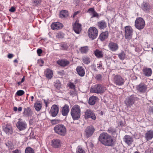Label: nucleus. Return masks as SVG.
<instances>
[{
    "mask_svg": "<svg viewBox=\"0 0 153 153\" xmlns=\"http://www.w3.org/2000/svg\"><path fill=\"white\" fill-rule=\"evenodd\" d=\"M59 111V108L56 105H53L51 107L50 112L51 115H57Z\"/></svg>",
    "mask_w": 153,
    "mask_h": 153,
    "instance_id": "aec40b11",
    "label": "nucleus"
},
{
    "mask_svg": "<svg viewBox=\"0 0 153 153\" xmlns=\"http://www.w3.org/2000/svg\"><path fill=\"white\" fill-rule=\"evenodd\" d=\"M82 62L85 64L88 65L91 62L90 58L88 56H84L82 57Z\"/></svg>",
    "mask_w": 153,
    "mask_h": 153,
    "instance_id": "2f4dec72",
    "label": "nucleus"
},
{
    "mask_svg": "<svg viewBox=\"0 0 153 153\" xmlns=\"http://www.w3.org/2000/svg\"><path fill=\"white\" fill-rule=\"evenodd\" d=\"M57 63L61 66H65L68 65L69 64V62L67 60L62 59L57 61Z\"/></svg>",
    "mask_w": 153,
    "mask_h": 153,
    "instance_id": "c756f323",
    "label": "nucleus"
},
{
    "mask_svg": "<svg viewBox=\"0 0 153 153\" xmlns=\"http://www.w3.org/2000/svg\"><path fill=\"white\" fill-rule=\"evenodd\" d=\"M16 10V9L15 7H12L10 9H9V11L12 12H14Z\"/></svg>",
    "mask_w": 153,
    "mask_h": 153,
    "instance_id": "13d9d810",
    "label": "nucleus"
},
{
    "mask_svg": "<svg viewBox=\"0 0 153 153\" xmlns=\"http://www.w3.org/2000/svg\"><path fill=\"white\" fill-rule=\"evenodd\" d=\"M18 110L17 107H15L13 108V110L14 111H16Z\"/></svg>",
    "mask_w": 153,
    "mask_h": 153,
    "instance_id": "774afa93",
    "label": "nucleus"
},
{
    "mask_svg": "<svg viewBox=\"0 0 153 153\" xmlns=\"http://www.w3.org/2000/svg\"><path fill=\"white\" fill-rule=\"evenodd\" d=\"M59 16L61 18H65L68 16V11L66 10H62L60 12Z\"/></svg>",
    "mask_w": 153,
    "mask_h": 153,
    "instance_id": "7c9ffc66",
    "label": "nucleus"
},
{
    "mask_svg": "<svg viewBox=\"0 0 153 153\" xmlns=\"http://www.w3.org/2000/svg\"><path fill=\"white\" fill-rule=\"evenodd\" d=\"M61 141L58 139H55L52 140L51 142V146L54 148H59L61 146Z\"/></svg>",
    "mask_w": 153,
    "mask_h": 153,
    "instance_id": "ddd939ff",
    "label": "nucleus"
},
{
    "mask_svg": "<svg viewBox=\"0 0 153 153\" xmlns=\"http://www.w3.org/2000/svg\"><path fill=\"white\" fill-rule=\"evenodd\" d=\"M74 120H78L80 118V115H71Z\"/></svg>",
    "mask_w": 153,
    "mask_h": 153,
    "instance_id": "603ef678",
    "label": "nucleus"
},
{
    "mask_svg": "<svg viewBox=\"0 0 153 153\" xmlns=\"http://www.w3.org/2000/svg\"><path fill=\"white\" fill-rule=\"evenodd\" d=\"M108 46L109 50L112 51H116L119 48L118 45L116 43L112 42H111L109 43Z\"/></svg>",
    "mask_w": 153,
    "mask_h": 153,
    "instance_id": "4468645a",
    "label": "nucleus"
},
{
    "mask_svg": "<svg viewBox=\"0 0 153 153\" xmlns=\"http://www.w3.org/2000/svg\"><path fill=\"white\" fill-rule=\"evenodd\" d=\"M13 153H21V151L20 150L16 149L13 151Z\"/></svg>",
    "mask_w": 153,
    "mask_h": 153,
    "instance_id": "6e6d98bb",
    "label": "nucleus"
},
{
    "mask_svg": "<svg viewBox=\"0 0 153 153\" xmlns=\"http://www.w3.org/2000/svg\"><path fill=\"white\" fill-rule=\"evenodd\" d=\"M42 0H33V3L35 6H37L40 4L42 2Z\"/></svg>",
    "mask_w": 153,
    "mask_h": 153,
    "instance_id": "a19ab883",
    "label": "nucleus"
},
{
    "mask_svg": "<svg viewBox=\"0 0 153 153\" xmlns=\"http://www.w3.org/2000/svg\"><path fill=\"white\" fill-rule=\"evenodd\" d=\"M68 86L71 89H75V86L73 83L70 82V83H69V84Z\"/></svg>",
    "mask_w": 153,
    "mask_h": 153,
    "instance_id": "3c124183",
    "label": "nucleus"
},
{
    "mask_svg": "<svg viewBox=\"0 0 153 153\" xmlns=\"http://www.w3.org/2000/svg\"><path fill=\"white\" fill-rule=\"evenodd\" d=\"M105 90V88L100 84L95 85L91 87L90 90V92L97 94L104 92Z\"/></svg>",
    "mask_w": 153,
    "mask_h": 153,
    "instance_id": "f03ea898",
    "label": "nucleus"
},
{
    "mask_svg": "<svg viewBox=\"0 0 153 153\" xmlns=\"http://www.w3.org/2000/svg\"><path fill=\"white\" fill-rule=\"evenodd\" d=\"M79 13V11H77V12H75L74 14L73 17L74 18L76 15L78 13Z\"/></svg>",
    "mask_w": 153,
    "mask_h": 153,
    "instance_id": "e2e57ef3",
    "label": "nucleus"
},
{
    "mask_svg": "<svg viewBox=\"0 0 153 153\" xmlns=\"http://www.w3.org/2000/svg\"><path fill=\"white\" fill-rule=\"evenodd\" d=\"M142 71L143 74L146 76L149 77L152 74V70L151 68H144Z\"/></svg>",
    "mask_w": 153,
    "mask_h": 153,
    "instance_id": "f3484780",
    "label": "nucleus"
},
{
    "mask_svg": "<svg viewBox=\"0 0 153 153\" xmlns=\"http://www.w3.org/2000/svg\"><path fill=\"white\" fill-rule=\"evenodd\" d=\"M114 143V141L111 136L109 135L108 139H107L104 145L110 146H113Z\"/></svg>",
    "mask_w": 153,
    "mask_h": 153,
    "instance_id": "412c9836",
    "label": "nucleus"
},
{
    "mask_svg": "<svg viewBox=\"0 0 153 153\" xmlns=\"http://www.w3.org/2000/svg\"><path fill=\"white\" fill-rule=\"evenodd\" d=\"M76 153H85V151L79 146L77 147Z\"/></svg>",
    "mask_w": 153,
    "mask_h": 153,
    "instance_id": "58836bf2",
    "label": "nucleus"
},
{
    "mask_svg": "<svg viewBox=\"0 0 153 153\" xmlns=\"http://www.w3.org/2000/svg\"><path fill=\"white\" fill-rule=\"evenodd\" d=\"M24 114L25 115H29L32 114V111L30 108L27 107L24 108Z\"/></svg>",
    "mask_w": 153,
    "mask_h": 153,
    "instance_id": "c9c22d12",
    "label": "nucleus"
},
{
    "mask_svg": "<svg viewBox=\"0 0 153 153\" xmlns=\"http://www.w3.org/2000/svg\"><path fill=\"white\" fill-rule=\"evenodd\" d=\"M85 117L86 119L91 118L94 120H95L96 118L95 115H85Z\"/></svg>",
    "mask_w": 153,
    "mask_h": 153,
    "instance_id": "8fccbe9b",
    "label": "nucleus"
},
{
    "mask_svg": "<svg viewBox=\"0 0 153 153\" xmlns=\"http://www.w3.org/2000/svg\"><path fill=\"white\" fill-rule=\"evenodd\" d=\"M64 36V34L61 32H59L57 33L56 35V37L58 38H62Z\"/></svg>",
    "mask_w": 153,
    "mask_h": 153,
    "instance_id": "de8ad7c7",
    "label": "nucleus"
},
{
    "mask_svg": "<svg viewBox=\"0 0 153 153\" xmlns=\"http://www.w3.org/2000/svg\"><path fill=\"white\" fill-rule=\"evenodd\" d=\"M13 57V55L12 54H9L8 55V57L9 59H11Z\"/></svg>",
    "mask_w": 153,
    "mask_h": 153,
    "instance_id": "680f3d73",
    "label": "nucleus"
},
{
    "mask_svg": "<svg viewBox=\"0 0 153 153\" xmlns=\"http://www.w3.org/2000/svg\"><path fill=\"white\" fill-rule=\"evenodd\" d=\"M94 114L93 111L91 110L88 109L86 111L85 115H94Z\"/></svg>",
    "mask_w": 153,
    "mask_h": 153,
    "instance_id": "c03bdc74",
    "label": "nucleus"
},
{
    "mask_svg": "<svg viewBox=\"0 0 153 153\" xmlns=\"http://www.w3.org/2000/svg\"><path fill=\"white\" fill-rule=\"evenodd\" d=\"M135 26L136 28L139 30L142 29L145 26L144 20L141 17L137 18L135 21Z\"/></svg>",
    "mask_w": 153,
    "mask_h": 153,
    "instance_id": "423d86ee",
    "label": "nucleus"
},
{
    "mask_svg": "<svg viewBox=\"0 0 153 153\" xmlns=\"http://www.w3.org/2000/svg\"><path fill=\"white\" fill-rule=\"evenodd\" d=\"M92 14L93 17H97L98 16V15L97 13L95 11Z\"/></svg>",
    "mask_w": 153,
    "mask_h": 153,
    "instance_id": "4d7b16f0",
    "label": "nucleus"
},
{
    "mask_svg": "<svg viewBox=\"0 0 153 153\" xmlns=\"http://www.w3.org/2000/svg\"><path fill=\"white\" fill-rule=\"evenodd\" d=\"M108 32L107 31L102 33L99 36L100 39L102 41H104L108 38Z\"/></svg>",
    "mask_w": 153,
    "mask_h": 153,
    "instance_id": "c85d7f7f",
    "label": "nucleus"
},
{
    "mask_svg": "<svg viewBox=\"0 0 153 153\" xmlns=\"http://www.w3.org/2000/svg\"><path fill=\"white\" fill-rule=\"evenodd\" d=\"M54 86L56 88L59 90L61 87V84L59 80H56L54 82Z\"/></svg>",
    "mask_w": 153,
    "mask_h": 153,
    "instance_id": "e433bc0d",
    "label": "nucleus"
},
{
    "mask_svg": "<svg viewBox=\"0 0 153 153\" xmlns=\"http://www.w3.org/2000/svg\"><path fill=\"white\" fill-rule=\"evenodd\" d=\"M22 107H19L18 109V111H22Z\"/></svg>",
    "mask_w": 153,
    "mask_h": 153,
    "instance_id": "69168bd1",
    "label": "nucleus"
},
{
    "mask_svg": "<svg viewBox=\"0 0 153 153\" xmlns=\"http://www.w3.org/2000/svg\"><path fill=\"white\" fill-rule=\"evenodd\" d=\"M73 28L76 33L79 34L81 30V25L77 22H76L73 25Z\"/></svg>",
    "mask_w": 153,
    "mask_h": 153,
    "instance_id": "dca6fc26",
    "label": "nucleus"
},
{
    "mask_svg": "<svg viewBox=\"0 0 153 153\" xmlns=\"http://www.w3.org/2000/svg\"><path fill=\"white\" fill-rule=\"evenodd\" d=\"M123 140L128 145L130 146L134 141L132 137L128 135H126L123 138Z\"/></svg>",
    "mask_w": 153,
    "mask_h": 153,
    "instance_id": "2eb2a0df",
    "label": "nucleus"
},
{
    "mask_svg": "<svg viewBox=\"0 0 153 153\" xmlns=\"http://www.w3.org/2000/svg\"><path fill=\"white\" fill-rule=\"evenodd\" d=\"M53 72L50 69H47V73L46 74V77L49 79H51L53 75Z\"/></svg>",
    "mask_w": 153,
    "mask_h": 153,
    "instance_id": "72a5a7b5",
    "label": "nucleus"
},
{
    "mask_svg": "<svg viewBox=\"0 0 153 153\" xmlns=\"http://www.w3.org/2000/svg\"><path fill=\"white\" fill-rule=\"evenodd\" d=\"M3 129L5 133L8 134H11L12 132V127L10 124H7Z\"/></svg>",
    "mask_w": 153,
    "mask_h": 153,
    "instance_id": "cd10ccee",
    "label": "nucleus"
},
{
    "mask_svg": "<svg viewBox=\"0 0 153 153\" xmlns=\"http://www.w3.org/2000/svg\"><path fill=\"white\" fill-rule=\"evenodd\" d=\"M88 35L90 38L93 40L97 36L98 31L96 28L94 27H91L88 30Z\"/></svg>",
    "mask_w": 153,
    "mask_h": 153,
    "instance_id": "7ed1b4c3",
    "label": "nucleus"
},
{
    "mask_svg": "<svg viewBox=\"0 0 153 153\" xmlns=\"http://www.w3.org/2000/svg\"><path fill=\"white\" fill-rule=\"evenodd\" d=\"M60 47H61V48L62 49L64 50H66L68 47V46L67 45V44H66V43H61L60 45Z\"/></svg>",
    "mask_w": 153,
    "mask_h": 153,
    "instance_id": "37998d69",
    "label": "nucleus"
},
{
    "mask_svg": "<svg viewBox=\"0 0 153 153\" xmlns=\"http://www.w3.org/2000/svg\"><path fill=\"white\" fill-rule=\"evenodd\" d=\"M133 30L130 26H126L125 27V36L126 39L130 40L132 38Z\"/></svg>",
    "mask_w": 153,
    "mask_h": 153,
    "instance_id": "20e7f679",
    "label": "nucleus"
},
{
    "mask_svg": "<svg viewBox=\"0 0 153 153\" xmlns=\"http://www.w3.org/2000/svg\"><path fill=\"white\" fill-rule=\"evenodd\" d=\"M94 11V9L93 8H91L88 10V12L89 13H92Z\"/></svg>",
    "mask_w": 153,
    "mask_h": 153,
    "instance_id": "5fc2aeb1",
    "label": "nucleus"
},
{
    "mask_svg": "<svg viewBox=\"0 0 153 153\" xmlns=\"http://www.w3.org/2000/svg\"><path fill=\"white\" fill-rule=\"evenodd\" d=\"M18 120L19 121L16 123L17 127L20 131L25 130L27 127V123L22 119H19Z\"/></svg>",
    "mask_w": 153,
    "mask_h": 153,
    "instance_id": "0eeeda50",
    "label": "nucleus"
},
{
    "mask_svg": "<svg viewBox=\"0 0 153 153\" xmlns=\"http://www.w3.org/2000/svg\"><path fill=\"white\" fill-rule=\"evenodd\" d=\"M98 99V98L96 96H92L89 99L88 103L91 105H94Z\"/></svg>",
    "mask_w": 153,
    "mask_h": 153,
    "instance_id": "a878e982",
    "label": "nucleus"
},
{
    "mask_svg": "<svg viewBox=\"0 0 153 153\" xmlns=\"http://www.w3.org/2000/svg\"><path fill=\"white\" fill-rule=\"evenodd\" d=\"M69 94L72 97L75 96L77 94V92L75 89H71L69 92Z\"/></svg>",
    "mask_w": 153,
    "mask_h": 153,
    "instance_id": "ea45409f",
    "label": "nucleus"
},
{
    "mask_svg": "<svg viewBox=\"0 0 153 153\" xmlns=\"http://www.w3.org/2000/svg\"><path fill=\"white\" fill-rule=\"evenodd\" d=\"M80 110L79 106L77 105L73 106L71 110V115H80Z\"/></svg>",
    "mask_w": 153,
    "mask_h": 153,
    "instance_id": "9b49d317",
    "label": "nucleus"
},
{
    "mask_svg": "<svg viewBox=\"0 0 153 153\" xmlns=\"http://www.w3.org/2000/svg\"><path fill=\"white\" fill-rule=\"evenodd\" d=\"M98 28L101 29H104L107 27V23L104 21H100L97 23Z\"/></svg>",
    "mask_w": 153,
    "mask_h": 153,
    "instance_id": "bb28decb",
    "label": "nucleus"
},
{
    "mask_svg": "<svg viewBox=\"0 0 153 153\" xmlns=\"http://www.w3.org/2000/svg\"><path fill=\"white\" fill-rule=\"evenodd\" d=\"M145 138L147 140H151L153 138V131L149 130L145 134Z\"/></svg>",
    "mask_w": 153,
    "mask_h": 153,
    "instance_id": "5701e85b",
    "label": "nucleus"
},
{
    "mask_svg": "<svg viewBox=\"0 0 153 153\" xmlns=\"http://www.w3.org/2000/svg\"><path fill=\"white\" fill-rule=\"evenodd\" d=\"M88 50V46H84L81 47L79 49V51L81 53H85Z\"/></svg>",
    "mask_w": 153,
    "mask_h": 153,
    "instance_id": "f704fd0d",
    "label": "nucleus"
},
{
    "mask_svg": "<svg viewBox=\"0 0 153 153\" xmlns=\"http://www.w3.org/2000/svg\"><path fill=\"white\" fill-rule=\"evenodd\" d=\"M37 52L39 56L41 54L42 52V51L41 49H38L37 50Z\"/></svg>",
    "mask_w": 153,
    "mask_h": 153,
    "instance_id": "bf43d9fd",
    "label": "nucleus"
},
{
    "mask_svg": "<svg viewBox=\"0 0 153 153\" xmlns=\"http://www.w3.org/2000/svg\"><path fill=\"white\" fill-rule=\"evenodd\" d=\"M25 152V153H34L33 150L30 147L26 148Z\"/></svg>",
    "mask_w": 153,
    "mask_h": 153,
    "instance_id": "79ce46f5",
    "label": "nucleus"
},
{
    "mask_svg": "<svg viewBox=\"0 0 153 153\" xmlns=\"http://www.w3.org/2000/svg\"><path fill=\"white\" fill-rule=\"evenodd\" d=\"M76 70L78 74L81 76H83L85 74V71L84 69L82 67L78 66Z\"/></svg>",
    "mask_w": 153,
    "mask_h": 153,
    "instance_id": "b1692460",
    "label": "nucleus"
},
{
    "mask_svg": "<svg viewBox=\"0 0 153 153\" xmlns=\"http://www.w3.org/2000/svg\"><path fill=\"white\" fill-rule=\"evenodd\" d=\"M25 93V92L22 90H19L17 92L16 94L19 96H22Z\"/></svg>",
    "mask_w": 153,
    "mask_h": 153,
    "instance_id": "a18cd8bd",
    "label": "nucleus"
},
{
    "mask_svg": "<svg viewBox=\"0 0 153 153\" xmlns=\"http://www.w3.org/2000/svg\"><path fill=\"white\" fill-rule=\"evenodd\" d=\"M63 27L62 25L59 22H55L52 24L51 25L52 29L53 30H58L61 29Z\"/></svg>",
    "mask_w": 153,
    "mask_h": 153,
    "instance_id": "6ab92c4d",
    "label": "nucleus"
},
{
    "mask_svg": "<svg viewBox=\"0 0 153 153\" xmlns=\"http://www.w3.org/2000/svg\"><path fill=\"white\" fill-rule=\"evenodd\" d=\"M55 132L59 135L64 136L66 133V129L65 127L63 125H57L54 128Z\"/></svg>",
    "mask_w": 153,
    "mask_h": 153,
    "instance_id": "f257e3e1",
    "label": "nucleus"
},
{
    "mask_svg": "<svg viewBox=\"0 0 153 153\" xmlns=\"http://www.w3.org/2000/svg\"><path fill=\"white\" fill-rule=\"evenodd\" d=\"M102 78V76L100 74H97L95 76V78L97 80H100Z\"/></svg>",
    "mask_w": 153,
    "mask_h": 153,
    "instance_id": "09e8293b",
    "label": "nucleus"
},
{
    "mask_svg": "<svg viewBox=\"0 0 153 153\" xmlns=\"http://www.w3.org/2000/svg\"><path fill=\"white\" fill-rule=\"evenodd\" d=\"M94 54L98 58H102L103 56V53L102 51L96 49L94 51Z\"/></svg>",
    "mask_w": 153,
    "mask_h": 153,
    "instance_id": "393cba45",
    "label": "nucleus"
},
{
    "mask_svg": "<svg viewBox=\"0 0 153 153\" xmlns=\"http://www.w3.org/2000/svg\"><path fill=\"white\" fill-rule=\"evenodd\" d=\"M109 136V135L107 133H102L100 135L99 140L101 143L104 145Z\"/></svg>",
    "mask_w": 153,
    "mask_h": 153,
    "instance_id": "f8f14e48",
    "label": "nucleus"
},
{
    "mask_svg": "<svg viewBox=\"0 0 153 153\" xmlns=\"http://www.w3.org/2000/svg\"><path fill=\"white\" fill-rule=\"evenodd\" d=\"M108 131L109 133H111L112 134H114L116 133L114 129H113L111 128H109Z\"/></svg>",
    "mask_w": 153,
    "mask_h": 153,
    "instance_id": "864d4df0",
    "label": "nucleus"
},
{
    "mask_svg": "<svg viewBox=\"0 0 153 153\" xmlns=\"http://www.w3.org/2000/svg\"><path fill=\"white\" fill-rule=\"evenodd\" d=\"M113 81L115 85L119 86L123 85L125 82L124 79L118 75H115L113 76Z\"/></svg>",
    "mask_w": 153,
    "mask_h": 153,
    "instance_id": "39448f33",
    "label": "nucleus"
},
{
    "mask_svg": "<svg viewBox=\"0 0 153 153\" xmlns=\"http://www.w3.org/2000/svg\"><path fill=\"white\" fill-rule=\"evenodd\" d=\"M51 120L52 124H56L58 123L60 121L59 120L57 119Z\"/></svg>",
    "mask_w": 153,
    "mask_h": 153,
    "instance_id": "49530a36",
    "label": "nucleus"
},
{
    "mask_svg": "<svg viewBox=\"0 0 153 153\" xmlns=\"http://www.w3.org/2000/svg\"><path fill=\"white\" fill-rule=\"evenodd\" d=\"M63 71H58V74L61 76H62L63 74Z\"/></svg>",
    "mask_w": 153,
    "mask_h": 153,
    "instance_id": "052dcab7",
    "label": "nucleus"
},
{
    "mask_svg": "<svg viewBox=\"0 0 153 153\" xmlns=\"http://www.w3.org/2000/svg\"><path fill=\"white\" fill-rule=\"evenodd\" d=\"M147 85L143 83H141L136 87V89L140 93H143L147 91Z\"/></svg>",
    "mask_w": 153,
    "mask_h": 153,
    "instance_id": "1a4fd4ad",
    "label": "nucleus"
},
{
    "mask_svg": "<svg viewBox=\"0 0 153 153\" xmlns=\"http://www.w3.org/2000/svg\"><path fill=\"white\" fill-rule=\"evenodd\" d=\"M97 68H100L102 67V65L101 62H100V63L99 64H97Z\"/></svg>",
    "mask_w": 153,
    "mask_h": 153,
    "instance_id": "0e129e2a",
    "label": "nucleus"
},
{
    "mask_svg": "<svg viewBox=\"0 0 153 153\" xmlns=\"http://www.w3.org/2000/svg\"><path fill=\"white\" fill-rule=\"evenodd\" d=\"M70 109L69 106L65 104L62 107L61 112L62 115H67Z\"/></svg>",
    "mask_w": 153,
    "mask_h": 153,
    "instance_id": "4be33fe9",
    "label": "nucleus"
},
{
    "mask_svg": "<svg viewBox=\"0 0 153 153\" xmlns=\"http://www.w3.org/2000/svg\"><path fill=\"white\" fill-rule=\"evenodd\" d=\"M94 127L92 126H88L85 129V135L87 138L91 136L94 131Z\"/></svg>",
    "mask_w": 153,
    "mask_h": 153,
    "instance_id": "6e6552de",
    "label": "nucleus"
},
{
    "mask_svg": "<svg viewBox=\"0 0 153 153\" xmlns=\"http://www.w3.org/2000/svg\"><path fill=\"white\" fill-rule=\"evenodd\" d=\"M135 99V98L132 96H131L126 99L125 100V103L127 107H130L134 104Z\"/></svg>",
    "mask_w": 153,
    "mask_h": 153,
    "instance_id": "9d476101",
    "label": "nucleus"
},
{
    "mask_svg": "<svg viewBox=\"0 0 153 153\" xmlns=\"http://www.w3.org/2000/svg\"><path fill=\"white\" fill-rule=\"evenodd\" d=\"M75 1L76 2V4L75 5L76 6H77L79 3V0H75Z\"/></svg>",
    "mask_w": 153,
    "mask_h": 153,
    "instance_id": "338daca9",
    "label": "nucleus"
},
{
    "mask_svg": "<svg viewBox=\"0 0 153 153\" xmlns=\"http://www.w3.org/2000/svg\"><path fill=\"white\" fill-rule=\"evenodd\" d=\"M120 60H123L126 58V54L124 51H121V52L117 54Z\"/></svg>",
    "mask_w": 153,
    "mask_h": 153,
    "instance_id": "473e14b6",
    "label": "nucleus"
},
{
    "mask_svg": "<svg viewBox=\"0 0 153 153\" xmlns=\"http://www.w3.org/2000/svg\"><path fill=\"white\" fill-rule=\"evenodd\" d=\"M42 105L41 103L39 102H37L35 103L34 105V107L35 109L37 111H39L40 110L42 107Z\"/></svg>",
    "mask_w": 153,
    "mask_h": 153,
    "instance_id": "4c0bfd02",
    "label": "nucleus"
},
{
    "mask_svg": "<svg viewBox=\"0 0 153 153\" xmlns=\"http://www.w3.org/2000/svg\"><path fill=\"white\" fill-rule=\"evenodd\" d=\"M141 6L142 9L145 12H148L150 11V5L147 2H143Z\"/></svg>",
    "mask_w": 153,
    "mask_h": 153,
    "instance_id": "a211bd4d",
    "label": "nucleus"
}]
</instances>
